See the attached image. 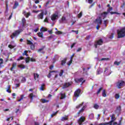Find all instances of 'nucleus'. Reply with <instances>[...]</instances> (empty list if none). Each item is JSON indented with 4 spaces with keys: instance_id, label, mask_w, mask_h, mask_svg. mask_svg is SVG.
Listing matches in <instances>:
<instances>
[{
    "instance_id": "1",
    "label": "nucleus",
    "mask_w": 125,
    "mask_h": 125,
    "mask_svg": "<svg viewBox=\"0 0 125 125\" xmlns=\"http://www.w3.org/2000/svg\"><path fill=\"white\" fill-rule=\"evenodd\" d=\"M117 34L118 35V39L125 37V27L121 29L120 30H118Z\"/></svg>"
},
{
    "instance_id": "2",
    "label": "nucleus",
    "mask_w": 125,
    "mask_h": 125,
    "mask_svg": "<svg viewBox=\"0 0 125 125\" xmlns=\"http://www.w3.org/2000/svg\"><path fill=\"white\" fill-rule=\"evenodd\" d=\"M103 44V40L100 39L99 40L95 41L94 42V46L95 48H97L98 45H102Z\"/></svg>"
},
{
    "instance_id": "3",
    "label": "nucleus",
    "mask_w": 125,
    "mask_h": 125,
    "mask_svg": "<svg viewBox=\"0 0 125 125\" xmlns=\"http://www.w3.org/2000/svg\"><path fill=\"white\" fill-rule=\"evenodd\" d=\"M20 33H21V30H16L14 33H12V35H11V39H14L15 37H17V36H19V35H20Z\"/></svg>"
},
{
    "instance_id": "4",
    "label": "nucleus",
    "mask_w": 125,
    "mask_h": 125,
    "mask_svg": "<svg viewBox=\"0 0 125 125\" xmlns=\"http://www.w3.org/2000/svg\"><path fill=\"white\" fill-rule=\"evenodd\" d=\"M85 121V117L84 116H81L78 121V123L79 125H83V123Z\"/></svg>"
},
{
    "instance_id": "5",
    "label": "nucleus",
    "mask_w": 125,
    "mask_h": 125,
    "mask_svg": "<svg viewBox=\"0 0 125 125\" xmlns=\"http://www.w3.org/2000/svg\"><path fill=\"white\" fill-rule=\"evenodd\" d=\"M111 121L108 122V125H113V122H115L116 120H117V118H116V116H115V114H112L111 116Z\"/></svg>"
},
{
    "instance_id": "6",
    "label": "nucleus",
    "mask_w": 125,
    "mask_h": 125,
    "mask_svg": "<svg viewBox=\"0 0 125 125\" xmlns=\"http://www.w3.org/2000/svg\"><path fill=\"white\" fill-rule=\"evenodd\" d=\"M81 92H82L81 89H77L74 92V97H76V98H78V97H79L80 94H81Z\"/></svg>"
},
{
    "instance_id": "7",
    "label": "nucleus",
    "mask_w": 125,
    "mask_h": 125,
    "mask_svg": "<svg viewBox=\"0 0 125 125\" xmlns=\"http://www.w3.org/2000/svg\"><path fill=\"white\" fill-rule=\"evenodd\" d=\"M112 10H113V7H109L108 9H107V12L108 13L109 12H110V14H111V15H113V14H118V15H121V13L117 12H111L112 11Z\"/></svg>"
},
{
    "instance_id": "8",
    "label": "nucleus",
    "mask_w": 125,
    "mask_h": 125,
    "mask_svg": "<svg viewBox=\"0 0 125 125\" xmlns=\"http://www.w3.org/2000/svg\"><path fill=\"white\" fill-rule=\"evenodd\" d=\"M125 82L121 81H119L117 83V87L118 88H122V86H124V85H125Z\"/></svg>"
},
{
    "instance_id": "9",
    "label": "nucleus",
    "mask_w": 125,
    "mask_h": 125,
    "mask_svg": "<svg viewBox=\"0 0 125 125\" xmlns=\"http://www.w3.org/2000/svg\"><path fill=\"white\" fill-rule=\"evenodd\" d=\"M95 23L97 24V25H101L102 24V19H101V17H99L95 20Z\"/></svg>"
},
{
    "instance_id": "10",
    "label": "nucleus",
    "mask_w": 125,
    "mask_h": 125,
    "mask_svg": "<svg viewBox=\"0 0 125 125\" xmlns=\"http://www.w3.org/2000/svg\"><path fill=\"white\" fill-rule=\"evenodd\" d=\"M73 84V82L72 81L68 83H65L63 84V88H67V87H69V86H71Z\"/></svg>"
},
{
    "instance_id": "11",
    "label": "nucleus",
    "mask_w": 125,
    "mask_h": 125,
    "mask_svg": "<svg viewBox=\"0 0 125 125\" xmlns=\"http://www.w3.org/2000/svg\"><path fill=\"white\" fill-rule=\"evenodd\" d=\"M75 81L77 83H82H82H85V80L83 81V78L75 79Z\"/></svg>"
},
{
    "instance_id": "12",
    "label": "nucleus",
    "mask_w": 125,
    "mask_h": 125,
    "mask_svg": "<svg viewBox=\"0 0 125 125\" xmlns=\"http://www.w3.org/2000/svg\"><path fill=\"white\" fill-rule=\"evenodd\" d=\"M44 15V13L42 12H41V13H40L39 14H38L37 15V18H38V19H41V20H42L43 19V16Z\"/></svg>"
},
{
    "instance_id": "13",
    "label": "nucleus",
    "mask_w": 125,
    "mask_h": 125,
    "mask_svg": "<svg viewBox=\"0 0 125 125\" xmlns=\"http://www.w3.org/2000/svg\"><path fill=\"white\" fill-rule=\"evenodd\" d=\"M17 63L13 62L12 65V67L10 68V71H11V72H13V69H15V68H17Z\"/></svg>"
},
{
    "instance_id": "14",
    "label": "nucleus",
    "mask_w": 125,
    "mask_h": 125,
    "mask_svg": "<svg viewBox=\"0 0 125 125\" xmlns=\"http://www.w3.org/2000/svg\"><path fill=\"white\" fill-rule=\"evenodd\" d=\"M27 22L26 21V19L25 18H23L21 20V24L22 27H25L26 26V23Z\"/></svg>"
},
{
    "instance_id": "15",
    "label": "nucleus",
    "mask_w": 125,
    "mask_h": 125,
    "mask_svg": "<svg viewBox=\"0 0 125 125\" xmlns=\"http://www.w3.org/2000/svg\"><path fill=\"white\" fill-rule=\"evenodd\" d=\"M74 56H75V54H73L70 58V61L67 62V65L70 66L71 63H73V58H74Z\"/></svg>"
},
{
    "instance_id": "16",
    "label": "nucleus",
    "mask_w": 125,
    "mask_h": 125,
    "mask_svg": "<svg viewBox=\"0 0 125 125\" xmlns=\"http://www.w3.org/2000/svg\"><path fill=\"white\" fill-rule=\"evenodd\" d=\"M108 14V12H104L103 13L101 14V16L103 18V19H105L106 17H107V15Z\"/></svg>"
},
{
    "instance_id": "17",
    "label": "nucleus",
    "mask_w": 125,
    "mask_h": 125,
    "mask_svg": "<svg viewBox=\"0 0 125 125\" xmlns=\"http://www.w3.org/2000/svg\"><path fill=\"white\" fill-rule=\"evenodd\" d=\"M57 17H58V15L56 14H53L52 15L51 19L52 21H55V20H56V18H57Z\"/></svg>"
},
{
    "instance_id": "18",
    "label": "nucleus",
    "mask_w": 125,
    "mask_h": 125,
    "mask_svg": "<svg viewBox=\"0 0 125 125\" xmlns=\"http://www.w3.org/2000/svg\"><path fill=\"white\" fill-rule=\"evenodd\" d=\"M51 73H57V71L55 70L50 71L47 75V78H49V79L50 78H51Z\"/></svg>"
},
{
    "instance_id": "19",
    "label": "nucleus",
    "mask_w": 125,
    "mask_h": 125,
    "mask_svg": "<svg viewBox=\"0 0 125 125\" xmlns=\"http://www.w3.org/2000/svg\"><path fill=\"white\" fill-rule=\"evenodd\" d=\"M29 97L31 99V100H33L34 97H36V95H34V94H33V93H31L29 94Z\"/></svg>"
},
{
    "instance_id": "20",
    "label": "nucleus",
    "mask_w": 125,
    "mask_h": 125,
    "mask_svg": "<svg viewBox=\"0 0 125 125\" xmlns=\"http://www.w3.org/2000/svg\"><path fill=\"white\" fill-rule=\"evenodd\" d=\"M69 120V118H68V116H65V117H63L61 119L62 122H64V121H68Z\"/></svg>"
},
{
    "instance_id": "21",
    "label": "nucleus",
    "mask_w": 125,
    "mask_h": 125,
    "mask_svg": "<svg viewBox=\"0 0 125 125\" xmlns=\"http://www.w3.org/2000/svg\"><path fill=\"white\" fill-rule=\"evenodd\" d=\"M88 117L90 120H93V119H94V114L93 113L90 114L88 116Z\"/></svg>"
},
{
    "instance_id": "22",
    "label": "nucleus",
    "mask_w": 125,
    "mask_h": 125,
    "mask_svg": "<svg viewBox=\"0 0 125 125\" xmlns=\"http://www.w3.org/2000/svg\"><path fill=\"white\" fill-rule=\"evenodd\" d=\"M18 5H19V3H18V2H17V1H15V5L13 7V9H15L17 8V6H18Z\"/></svg>"
},
{
    "instance_id": "23",
    "label": "nucleus",
    "mask_w": 125,
    "mask_h": 125,
    "mask_svg": "<svg viewBox=\"0 0 125 125\" xmlns=\"http://www.w3.org/2000/svg\"><path fill=\"white\" fill-rule=\"evenodd\" d=\"M45 84L44 83H43L41 85V86L40 88V90H42V91H43L44 90V86Z\"/></svg>"
},
{
    "instance_id": "24",
    "label": "nucleus",
    "mask_w": 125,
    "mask_h": 125,
    "mask_svg": "<svg viewBox=\"0 0 125 125\" xmlns=\"http://www.w3.org/2000/svg\"><path fill=\"white\" fill-rule=\"evenodd\" d=\"M116 111L117 112H119V113H120L122 111V107H121V105H119L116 107Z\"/></svg>"
},
{
    "instance_id": "25",
    "label": "nucleus",
    "mask_w": 125,
    "mask_h": 125,
    "mask_svg": "<svg viewBox=\"0 0 125 125\" xmlns=\"http://www.w3.org/2000/svg\"><path fill=\"white\" fill-rule=\"evenodd\" d=\"M37 35L39 38H43V33H42V32H38Z\"/></svg>"
},
{
    "instance_id": "26",
    "label": "nucleus",
    "mask_w": 125,
    "mask_h": 125,
    "mask_svg": "<svg viewBox=\"0 0 125 125\" xmlns=\"http://www.w3.org/2000/svg\"><path fill=\"white\" fill-rule=\"evenodd\" d=\"M121 63H122V61H121L120 62L115 61L114 62V65H116V66H120Z\"/></svg>"
},
{
    "instance_id": "27",
    "label": "nucleus",
    "mask_w": 125,
    "mask_h": 125,
    "mask_svg": "<svg viewBox=\"0 0 125 125\" xmlns=\"http://www.w3.org/2000/svg\"><path fill=\"white\" fill-rule=\"evenodd\" d=\"M102 96L103 97H106L107 96V94H106V90L104 89L103 90Z\"/></svg>"
},
{
    "instance_id": "28",
    "label": "nucleus",
    "mask_w": 125,
    "mask_h": 125,
    "mask_svg": "<svg viewBox=\"0 0 125 125\" xmlns=\"http://www.w3.org/2000/svg\"><path fill=\"white\" fill-rule=\"evenodd\" d=\"M67 61V59H64L62 61V66H64L65 65V63H66V62Z\"/></svg>"
},
{
    "instance_id": "29",
    "label": "nucleus",
    "mask_w": 125,
    "mask_h": 125,
    "mask_svg": "<svg viewBox=\"0 0 125 125\" xmlns=\"http://www.w3.org/2000/svg\"><path fill=\"white\" fill-rule=\"evenodd\" d=\"M99 105H98L97 104H94L93 106V108L96 109V110H98V109H99Z\"/></svg>"
},
{
    "instance_id": "30",
    "label": "nucleus",
    "mask_w": 125,
    "mask_h": 125,
    "mask_svg": "<svg viewBox=\"0 0 125 125\" xmlns=\"http://www.w3.org/2000/svg\"><path fill=\"white\" fill-rule=\"evenodd\" d=\"M85 108H86V107L85 106H83L82 109H81L79 111L80 113H83V111H84V110L85 109Z\"/></svg>"
},
{
    "instance_id": "31",
    "label": "nucleus",
    "mask_w": 125,
    "mask_h": 125,
    "mask_svg": "<svg viewBox=\"0 0 125 125\" xmlns=\"http://www.w3.org/2000/svg\"><path fill=\"white\" fill-rule=\"evenodd\" d=\"M44 48H45V46H43L41 48H40L38 50L37 52H38V53L41 52V51H42V50H43V49H44Z\"/></svg>"
},
{
    "instance_id": "32",
    "label": "nucleus",
    "mask_w": 125,
    "mask_h": 125,
    "mask_svg": "<svg viewBox=\"0 0 125 125\" xmlns=\"http://www.w3.org/2000/svg\"><path fill=\"white\" fill-rule=\"evenodd\" d=\"M2 64H3V59L1 58L0 59V69L2 68V66L1 65H2Z\"/></svg>"
},
{
    "instance_id": "33",
    "label": "nucleus",
    "mask_w": 125,
    "mask_h": 125,
    "mask_svg": "<svg viewBox=\"0 0 125 125\" xmlns=\"http://www.w3.org/2000/svg\"><path fill=\"white\" fill-rule=\"evenodd\" d=\"M40 31H41V32H46L47 31V29H46L45 27H42Z\"/></svg>"
},
{
    "instance_id": "34",
    "label": "nucleus",
    "mask_w": 125,
    "mask_h": 125,
    "mask_svg": "<svg viewBox=\"0 0 125 125\" xmlns=\"http://www.w3.org/2000/svg\"><path fill=\"white\" fill-rule=\"evenodd\" d=\"M63 34L62 32H61V31H58L55 32L56 35H62Z\"/></svg>"
},
{
    "instance_id": "35",
    "label": "nucleus",
    "mask_w": 125,
    "mask_h": 125,
    "mask_svg": "<svg viewBox=\"0 0 125 125\" xmlns=\"http://www.w3.org/2000/svg\"><path fill=\"white\" fill-rule=\"evenodd\" d=\"M63 74H64V70H63V69H62L60 71V73H59V76L62 77V76H63Z\"/></svg>"
},
{
    "instance_id": "36",
    "label": "nucleus",
    "mask_w": 125,
    "mask_h": 125,
    "mask_svg": "<svg viewBox=\"0 0 125 125\" xmlns=\"http://www.w3.org/2000/svg\"><path fill=\"white\" fill-rule=\"evenodd\" d=\"M34 80L36 81L37 80V78H36V76H37V78H39V77H40V75L38 73H34Z\"/></svg>"
},
{
    "instance_id": "37",
    "label": "nucleus",
    "mask_w": 125,
    "mask_h": 125,
    "mask_svg": "<svg viewBox=\"0 0 125 125\" xmlns=\"http://www.w3.org/2000/svg\"><path fill=\"white\" fill-rule=\"evenodd\" d=\"M8 12V4L7 3H6V10L5 11V13H7Z\"/></svg>"
},
{
    "instance_id": "38",
    "label": "nucleus",
    "mask_w": 125,
    "mask_h": 125,
    "mask_svg": "<svg viewBox=\"0 0 125 125\" xmlns=\"http://www.w3.org/2000/svg\"><path fill=\"white\" fill-rule=\"evenodd\" d=\"M22 55L24 56V55H25V56H29V55H28V51L25 50L24 51V53H23Z\"/></svg>"
},
{
    "instance_id": "39",
    "label": "nucleus",
    "mask_w": 125,
    "mask_h": 125,
    "mask_svg": "<svg viewBox=\"0 0 125 125\" xmlns=\"http://www.w3.org/2000/svg\"><path fill=\"white\" fill-rule=\"evenodd\" d=\"M25 61L26 63H29V62H30V57H28L26 58L25 59Z\"/></svg>"
},
{
    "instance_id": "40",
    "label": "nucleus",
    "mask_w": 125,
    "mask_h": 125,
    "mask_svg": "<svg viewBox=\"0 0 125 125\" xmlns=\"http://www.w3.org/2000/svg\"><path fill=\"white\" fill-rule=\"evenodd\" d=\"M21 83H26V78L25 77H22V79L21 80Z\"/></svg>"
},
{
    "instance_id": "41",
    "label": "nucleus",
    "mask_w": 125,
    "mask_h": 125,
    "mask_svg": "<svg viewBox=\"0 0 125 125\" xmlns=\"http://www.w3.org/2000/svg\"><path fill=\"white\" fill-rule=\"evenodd\" d=\"M24 98V95H21V98L18 100V102H20L21 100H23V99Z\"/></svg>"
},
{
    "instance_id": "42",
    "label": "nucleus",
    "mask_w": 125,
    "mask_h": 125,
    "mask_svg": "<svg viewBox=\"0 0 125 125\" xmlns=\"http://www.w3.org/2000/svg\"><path fill=\"white\" fill-rule=\"evenodd\" d=\"M101 60V61H103L104 60H105L106 61H108L110 60V58H102Z\"/></svg>"
},
{
    "instance_id": "43",
    "label": "nucleus",
    "mask_w": 125,
    "mask_h": 125,
    "mask_svg": "<svg viewBox=\"0 0 125 125\" xmlns=\"http://www.w3.org/2000/svg\"><path fill=\"white\" fill-rule=\"evenodd\" d=\"M25 16L26 18H29V16H31V13H30V12L26 13Z\"/></svg>"
},
{
    "instance_id": "44",
    "label": "nucleus",
    "mask_w": 125,
    "mask_h": 125,
    "mask_svg": "<svg viewBox=\"0 0 125 125\" xmlns=\"http://www.w3.org/2000/svg\"><path fill=\"white\" fill-rule=\"evenodd\" d=\"M58 113V111H56L54 114H51V118H53L54 116H56L57 115V113Z\"/></svg>"
},
{
    "instance_id": "45",
    "label": "nucleus",
    "mask_w": 125,
    "mask_h": 125,
    "mask_svg": "<svg viewBox=\"0 0 125 125\" xmlns=\"http://www.w3.org/2000/svg\"><path fill=\"white\" fill-rule=\"evenodd\" d=\"M102 89H103V87H100V88H99V89L98 90V91H97V95L99 94L100 93L101 90H102Z\"/></svg>"
},
{
    "instance_id": "46",
    "label": "nucleus",
    "mask_w": 125,
    "mask_h": 125,
    "mask_svg": "<svg viewBox=\"0 0 125 125\" xmlns=\"http://www.w3.org/2000/svg\"><path fill=\"white\" fill-rule=\"evenodd\" d=\"M30 48L31 49H32V50H34V49H35V45L34 44V43L31 44V45H30Z\"/></svg>"
},
{
    "instance_id": "47",
    "label": "nucleus",
    "mask_w": 125,
    "mask_h": 125,
    "mask_svg": "<svg viewBox=\"0 0 125 125\" xmlns=\"http://www.w3.org/2000/svg\"><path fill=\"white\" fill-rule=\"evenodd\" d=\"M66 97V95L65 94H61V99H64Z\"/></svg>"
},
{
    "instance_id": "48",
    "label": "nucleus",
    "mask_w": 125,
    "mask_h": 125,
    "mask_svg": "<svg viewBox=\"0 0 125 125\" xmlns=\"http://www.w3.org/2000/svg\"><path fill=\"white\" fill-rule=\"evenodd\" d=\"M41 101H42V103H46V102H48V101H47L44 99H41Z\"/></svg>"
},
{
    "instance_id": "49",
    "label": "nucleus",
    "mask_w": 125,
    "mask_h": 125,
    "mask_svg": "<svg viewBox=\"0 0 125 125\" xmlns=\"http://www.w3.org/2000/svg\"><path fill=\"white\" fill-rule=\"evenodd\" d=\"M115 99H119V98H120V94H116L115 95Z\"/></svg>"
},
{
    "instance_id": "50",
    "label": "nucleus",
    "mask_w": 125,
    "mask_h": 125,
    "mask_svg": "<svg viewBox=\"0 0 125 125\" xmlns=\"http://www.w3.org/2000/svg\"><path fill=\"white\" fill-rule=\"evenodd\" d=\"M18 67H20V68H21V69H25L26 66L23 64H21V65H18Z\"/></svg>"
},
{
    "instance_id": "51",
    "label": "nucleus",
    "mask_w": 125,
    "mask_h": 125,
    "mask_svg": "<svg viewBox=\"0 0 125 125\" xmlns=\"http://www.w3.org/2000/svg\"><path fill=\"white\" fill-rule=\"evenodd\" d=\"M23 59H24V57H23L22 56H21L18 59H17V61H20V60H23Z\"/></svg>"
},
{
    "instance_id": "52",
    "label": "nucleus",
    "mask_w": 125,
    "mask_h": 125,
    "mask_svg": "<svg viewBox=\"0 0 125 125\" xmlns=\"http://www.w3.org/2000/svg\"><path fill=\"white\" fill-rule=\"evenodd\" d=\"M83 16V12H81L78 15V17L79 18H81Z\"/></svg>"
},
{
    "instance_id": "53",
    "label": "nucleus",
    "mask_w": 125,
    "mask_h": 125,
    "mask_svg": "<svg viewBox=\"0 0 125 125\" xmlns=\"http://www.w3.org/2000/svg\"><path fill=\"white\" fill-rule=\"evenodd\" d=\"M43 21L45 22L46 23H48V18H47V17H46Z\"/></svg>"
},
{
    "instance_id": "54",
    "label": "nucleus",
    "mask_w": 125,
    "mask_h": 125,
    "mask_svg": "<svg viewBox=\"0 0 125 125\" xmlns=\"http://www.w3.org/2000/svg\"><path fill=\"white\" fill-rule=\"evenodd\" d=\"M8 47H9V48H11V49H12V48H14L15 47V46L12 45H11V44L8 45Z\"/></svg>"
},
{
    "instance_id": "55",
    "label": "nucleus",
    "mask_w": 125,
    "mask_h": 125,
    "mask_svg": "<svg viewBox=\"0 0 125 125\" xmlns=\"http://www.w3.org/2000/svg\"><path fill=\"white\" fill-rule=\"evenodd\" d=\"M27 44L31 45L33 44V43L31 42V41L30 40H27Z\"/></svg>"
},
{
    "instance_id": "56",
    "label": "nucleus",
    "mask_w": 125,
    "mask_h": 125,
    "mask_svg": "<svg viewBox=\"0 0 125 125\" xmlns=\"http://www.w3.org/2000/svg\"><path fill=\"white\" fill-rule=\"evenodd\" d=\"M109 125V123L108 122L104 123H101L99 124V125Z\"/></svg>"
},
{
    "instance_id": "57",
    "label": "nucleus",
    "mask_w": 125,
    "mask_h": 125,
    "mask_svg": "<svg viewBox=\"0 0 125 125\" xmlns=\"http://www.w3.org/2000/svg\"><path fill=\"white\" fill-rule=\"evenodd\" d=\"M77 43L76 42H74L71 46H70V47L71 48H73V47H74V46H75V45H76V44Z\"/></svg>"
},
{
    "instance_id": "58",
    "label": "nucleus",
    "mask_w": 125,
    "mask_h": 125,
    "mask_svg": "<svg viewBox=\"0 0 125 125\" xmlns=\"http://www.w3.org/2000/svg\"><path fill=\"white\" fill-rule=\"evenodd\" d=\"M30 61H31V62H36V59H34V58H31L30 59Z\"/></svg>"
},
{
    "instance_id": "59",
    "label": "nucleus",
    "mask_w": 125,
    "mask_h": 125,
    "mask_svg": "<svg viewBox=\"0 0 125 125\" xmlns=\"http://www.w3.org/2000/svg\"><path fill=\"white\" fill-rule=\"evenodd\" d=\"M82 106V104H80L79 105L76 106V109H80V108Z\"/></svg>"
},
{
    "instance_id": "60",
    "label": "nucleus",
    "mask_w": 125,
    "mask_h": 125,
    "mask_svg": "<svg viewBox=\"0 0 125 125\" xmlns=\"http://www.w3.org/2000/svg\"><path fill=\"white\" fill-rule=\"evenodd\" d=\"M90 37H91V35L87 36L86 37V40H89V39H90Z\"/></svg>"
},
{
    "instance_id": "61",
    "label": "nucleus",
    "mask_w": 125,
    "mask_h": 125,
    "mask_svg": "<svg viewBox=\"0 0 125 125\" xmlns=\"http://www.w3.org/2000/svg\"><path fill=\"white\" fill-rule=\"evenodd\" d=\"M82 48L81 47H80V48H78L77 50V52H80V51H81Z\"/></svg>"
},
{
    "instance_id": "62",
    "label": "nucleus",
    "mask_w": 125,
    "mask_h": 125,
    "mask_svg": "<svg viewBox=\"0 0 125 125\" xmlns=\"http://www.w3.org/2000/svg\"><path fill=\"white\" fill-rule=\"evenodd\" d=\"M66 18L65 17H62V21H65Z\"/></svg>"
},
{
    "instance_id": "63",
    "label": "nucleus",
    "mask_w": 125,
    "mask_h": 125,
    "mask_svg": "<svg viewBox=\"0 0 125 125\" xmlns=\"http://www.w3.org/2000/svg\"><path fill=\"white\" fill-rule=\"evenodd\" d=\"M12 13H11V15H10V16L9 17L8 20H10V19H11V18L12 17Z\"/></svg>"
},
{
    "instance_id": "64",
    "label": "nucleus",
    "mask_w": 125,
    "mask_h": 125,
    "mask_svg": "<svg viewBox=\"0 0 125 125\" xmlns=\"http://www.w3.org/2000/svg\"><path fill=\"white\" fill-rule=\"evenodd\" d=\"M32 12L33 13H38V12H40V11H39V10H38V11L33 10V11H32Z\"/></svg>"
}]
</instances>
